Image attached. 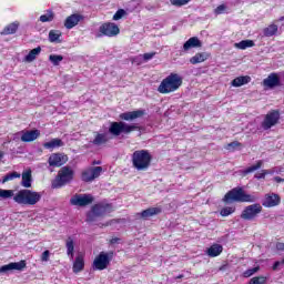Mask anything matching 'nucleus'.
Instances as JSON below:
<instances>
[{
  "label": "nucleus",
  "instance_id": "1",
  "mask_svg": "<svg viewBox=\"0 0 284 284\" xmlns=\"http://www.w3.org/2000/svg\"><path fill=\"white\" fill-rule=\"evenodd\" d=\"M18 205H37L41 201V193L23 189L14 194V190L0 189V199H12Z\"/></svg>",
  "mask_w": 284,
  "mask_h": 284
},
{
  "label": "nucleus",
  "instance_id": "2",
  "mask_svg": "<svg viewBox=\"0 0 284 284\" xmlns=\"http://www.w3.org/2000/svg\"><path fill=\"white\" fill-rule=\"evenodd\" d=\"M223 203H256L258 201V197L256 195H252L243 187L237 186L229 191L224 197L222 199Z\"/></svg>",
  "mask_w": 284,
  "mask_h": 284
},
{
  "label": "nucleus",
  "instance_id": "3",
  "mask_svg": "<svg viewBox=\"0 0 284 284\" xmlns=\"http://www.w3.org/2000/svg\"><path fill=\"white\" fill-rule=\"evenodd\" d=\"M181 85H183V77L179 73H170L161 81L158 87V92H160V94H172V92L180 90Z\"/></svg>",
  "mask_w": 284,
  "mask_h": 284
},
{
  "label": "nucleus",
  "instance_id": "4",
  "mask_svg": "<svg viewBox=\"0 0 284 284\" xmlns=\"http://www.w3.org/2000/svg\"><path fill=\"white\" fill-rule=\"evenodd\" d=\"M132 168L138 172H145L152 165V154L148 150H136L131 155Z\"/></svg>",
  "mask_w": 284,
  "mask_h": 284
},
{
  "label": "nucleus",
  "instance_id": "5",
  "mask_svg": "<svg viewBox=\"0 0 284 284\" xmlns=\"http://www.w3.org/2000/svg\"><path fill=\"white\" fill-rule=\"evenodd\" d=\"M114 212V206L112 203L98 202L91 206V211L87 213V223H94L97 219H103L108 214Z\"/></svg>",
  "mask_w": 284,
  "mask_h": 284
},
{
  "label": "nucleus",
  "instance_id": "6",
  "mask_svg": "<svg viewBox=\"0 0 284 284\" xmlns=\"http://www.w3.org/2000/svg\"><path fill=\"white\" fill-rule=\"evenodd\" d=\"M74 181V170L70 166H62L55 176V179L52 181L51 186L53 190H59L69 183H72Z\"/></svg>",
  "mask_w": 284,
  "mask_h": 284
},
{
  "label": "nucleus",
  "instance_id": "7",
  "mask_svg": "<svg viewBox=\"0 0 284 284\" xmlns=\"http://www.w3.org/2000/svg\"><path fill=\"white\" fill-rule=\"evenodd\" d=\"M141 130L139 124H128L123 121L120 122H111L109 126V132L113 136H121V134H132V132Z\"/></svg>",
  "mask_w": 284,
  "mask_h": 284
},
{
  "label": "nucleus",
  "instance_id": "8",
  "mask_svg": "<svg viewBox=\"0 0 284 284\" xmlns=\"http://www.w3.org/2000/svg\"><path fill=\"white\" fill-rule=\"evenodd\" d=\"M112 258H114V251L100 252L93 260V263H92L93 270H98L99 272H103V270H108L110 263H112Z\"/></svg>",
  "mask_w": 284,
  "mask_h": 284
},
{
  "label": "nucleus",
  "instance_id": "9",
  "mask_svg": "<svg viewBox=\"0 0 284 284\" xmlns=\"http://www.w3.org/2000/svg\"><path fill=\"white\" fill-rule=\"evenodd\" d=\"M278 121H281V111L271 110L264 116V120L261 123V128L264 130H272L274 125H278Z\"/></svg>",
  "mask_w": 284,
  "mask_h": 284
},
{
  "label": "nucleus",
  "instance_id": "10",
  "mask_svg": "<svg viewBox=\"0 0 284 284\" xmlns=\"http://www.w3.org/2000/svg\"><path fill=\"white\" fill-rule=\"evenodd\" d=\"M103 173V166H89L81 172V181L83 183H92Z\"/></svg>",
  "mask_w": 284,
  "mask_h": 284
},
{
  "label": "nucleus",
  "instance_id": "11",
  "mask_svg": "<svg viewBox=\"0 0 284 284\" xmlns=\"http://www.w3.org/2000/svg\"><path fill=\"white\" fill-rule=\"evenodd\" d=\"M261 212H263V206L261 205V203H254L246 206L242 211L241 219H243L244 221H254V219H256V216H258Z\"/></svg>",
  "mask_w": 284,
  "mask_h": 284
},
{
  "label": "nucleus",
  "instance_id": "12",
  "mask_svg": "<svg viewBox=\"0 0 284 284\" xmlns=\"http://www.w3.org/2000/svg\"><path fill=\"white\" fill-rule=\"evenodd\" d=\"M99 32L102 37H119L121 34V29L114 22H104L100 26Z\"/></svg>",
  "mask_w": 284,
  "mask_h": 284
},
{
  "label": "nucleus",
  "instance_id": "13",
  "mask_svg": "<svg viewBox=\"0 0 284 284\" xmlns=\"http://www.w3.org/2000/svg\"><path fill=\"white\" fill-rule=\"evenodd\" d=\"M70 203L78 207H88L94 203V196L92 194H75L71 197Z\"/></svg>",
  "mask_w": 284,
  "mask_h": 284
},
{
  "label": "nucleus",
  "instance_id": "14",
  "mask_svg": "<svg viewBox=\"0 0 284 284\" xmlns=\"http://www.w3.org/2000/svg\"><path fill=\"white\" fill-rule=\"evenodd\" d=\"M48 163L50 168H61V165L68 163V155L63 153H52L49 156Z\"/></svg>",
  "mask_w": 284,
  "mask_h": 284
},
{
  "label": "nucleus",
  "instance_id": "15",
  "mask_svg": "<svg viewBox=\"0 0 284 284\" xmlns=\"http://www.w3.org/2000/svg\"><path fill=\"white\" fill-rule=\"evenodd\" d=\"M26 260H21L20 262H11L0 266V274H8V272H12V270L23 272V270H26Z\"/></svg>",
  "mask_w": 284,
  "mask_h": 284
},
{
  "label": "nucleus",
  "instance_id": "16",
  "mask_svg": "<svg viewBox=\"0 0 284 284\" xmlns=\"http://www.w3.org/2000/svg\"><path fill=\"white\" fill-rule=\"evenodd\" d=\"M263 207H276L281 205V195L276 193H267L262 201Z\"/></svg>",
  "mask_w": 284,
  "mask_h": 284
},
{
  "label": "nucleus",
  "instance_id": "17",
  "mask_svg": "<svg viewBox=\"0 0 284 284\" xmlns=\"http://www.w3.org/2000/svg\"><path fill=\"white\" fill-rule=\"evenodd\" d=\"M263 85L264 88H268L270 90H274V88H280L281 77H278V73L273 72L263 80Z\"/></svg>",
  "mask_w": 284,
  "mask_h": 284
},
{
  "label": "nucleus",
  "instance_id": "18",
  "mask_svg": "<svg viewBox=\"0 0 284 284\" xmlns=\"http://www.w3.org/2000/svg\"><path fill=\"white\" fill-rule=\"evenodd\" d=\"M142 116H145V110L128 111L119 115L121 121H135V119H141Z\"/></svg>",
  "mask_w": 284,
  "mask_h": 284
},
{
  "label": "nucleus",
  "instance_id": "19",
  "mask_svg": "<svg viewBox=\"0 0 284 284\" xmlns=\"http://www.w3.org/2000/svg\"><path fill=\"white\" fill-rule=\"evenodd\" d=\"M84 17L79 13H73L64 20V28L67 30H72V28L79 26L80 21H83Z\"/></svg>",
  "mask_w": 284,
  "mask_h": 284
},
{
  "label": "nucleus",
  "instance_id": "20",
  "mask_svg": "<svg viewBox=\"0 0 284 284\" xmlns=\"http://www.w3.org/2000/svg\"><path fill=\"white\" fill-rule=\"evenodd\" d=\"M41 136V131L39 130H30L23 131L21 135L22 143H32V141H37L38 138Z\"/></svg>",
  "mask_w": 284,
  "mask_h": 284
},
{
  "label": "nucleus",
  "instance_id": "21",
  "mask_svg": "<svg viewBox=\"0 0 284 284\" xmlns=\"http://www.w3.org/2000/svg\"><path fill=\"white\" fill-rule=\"evenodd\" d=\"M161 212H163V209L161 206H156V207H149L146 210H143L140 213L141 219H143L144 221H148V219L152 217V216H159V214H161Z\"/></svg>",
  "mask_w": 284,
  "mask_h": 284
},
{
  "label": "nucleus",
  "instance_id": "22",
  "mask_svg": "<svg viewBox=\"0 0 284 284\" xmlns=\"http://www.w3.org/2000/svg\"><path fill=\"white\" fill-rule=\"evenodd\" d=\"M203 43L197 37L190 38L184 44H183V52H189V50H192V48H201Z\"/></svg>",
  "mask_w": 284,
  "mask_h": 284
},
{
  "label": "nucleus",
  "instance_id": "23",
  "mask_svg": "<svg viewBox=\"0 0 284 284\" xmlns=\"http://www.w3.org/2000/svg\"><path fill=\"white\" fill-rule=\"evenodd\" d=\"M17 30H19V21L11 22L7 24L3 30L0 32L2 37H8L10 34H17Z\"/></svg>",
  "mask_w": 284,
  "mask_h": 284
},
{
  "label": "nucleus",
  "instance_id": "24",
  "mask_svg": "<svg viewBox=\"0 0 284 284\" xmlns=\"http://www.w3.org/2000/svg\"><path fill=\"white\" fill-rule=\"evenodd\" d=\"M207 256L210 258H216V256H221L223 254V245L221 244H213L206 250Z\"/></svg>",
  "mask_w": 284,
  "mask_h": 284
},
{
  "label": "nucleus",
  "instance_id": "25",
  "mask_svg": "<svg viewBox=\"0 0 284 284\" xmlns=\"http://www.w3.org/2000/svg\"><path fill=\"white\" fill-rule=\"evenodd\" d=\"M252 81V78L250 75H240L232 80L231 85L233 88H241L242 85H247Z\"/></svg>",
  "mask_w": 284,
  "mask_h": 284
},
{
  "label": "nucleus",
  "instance_id": "26",
  "mask_svg": "<svg viewBox=\"0 0 284 284\" xmlns=\"http://www.w3.org/2000/svg\"><path fill=\"white\" fill-rule=\"evenodd\" d=\"M83 270H85V260L83 255H78L73 262V273L79 274V272H83Z\"/></svg>",
  "mask_w": 284,
  "mask_h": 284
},
{
  "label": "nucleus",
  "instance_id": "27",
  "mask_svg": "<svg viewBox=\"0 0 284 284\" xmlns=\"http://www.w3.org/2000/svg\"><path fill=\"white\" fill-rule=\"evenodd\" d=\"M209 59H210V53L201 52V53H196L195 55H193L190 59V63H192V65H196L197 63H203V62L207 61Z\"/></svg>",
  "mask_w": 284,
  "mask_h": 284
},
{
  "label": "nucleus",
  "instance_id": "28",
  "mask_svg": "<svg viewBox=\"0 0 284 284\" xmlns=\"http://www.w3.org/2000/svg\"><path fill=\"white\" fill-rule=\"evenodd\" d=\"M22 187H32V170H27L22 173Z\"/></svg>",
  "mask_w": 284,
  "mask_h": 284
},
{
  "label": "nucleus",
  "instance_id": "29",
  "mask_svg": "<svg viewBox=\"0 0 284 284\" xmlns=\"http://www.w3.org/2000/svg\"><path fill=\"white\" fill-rule=\"evenodd\" d=\"M43 148H45V150H54V148H63V140L59 138L52 139L51 141L45 142L43 144Z\"/></svg>",
  "mask_w": 284,
  "mask_h": 284
},
{
  "label": "nucleus",
  "instance_id": "30",
  "mask_svg": "<svg viewBox=\"0 0 284 284\" xmlns=\"http://www.w3.org/2000/svg\"><path fill=\"white\" fill-rule=\"evenodd\" d=\"M61 37H63V33L60 30H50L49 31L50 43H62Z\"/></svg>",
  "mask_w": 284,
  "mask_h": 284
},
{
  "label": "nucleus",
  "instance_id": "31",
  "mask_svg": "<svg viewBox=\"0 0 284 284\" xmlns=\"http://www.w3.org/2000/svg\"><path fill=\"white\" fill-rule=\"evenodd\" d=\"M263 168V160H258L255 164L244 169L242 174L247 176V174H252V172H256V170H261Z\"/></svg>",
  "mask_w": 284,
  "mask_h": 284
},
{
  "label": "nucleus",
  "instance_id": "32",
  "mask_svg": "<svg viewBox=\"0 0 284 284\" xmlns=\"http://www.w3.org/2000/svg\"><path fill=\"white\" fill-rule=\"evenodd\" d=\"M264 37H276L278 34V26L276 24H270L268 27L263 29Z\"/></svg>",
  "mask_w": 284,
  "mask_h": 284
},
{
  "label": "nucleus",
  "instance_id": "33",
  "mask_svg": "<svg viewBox=\"0 0 284 284\" xmlns=\"http://www.w3.org/2000/svg\"><path fill=\"white\" fill-rule=\"evenodd\" d=\"M255 45L254 40H242L235 43L234 48H237V50H247V48H254Z\"/></svg>",
  "mask_w": 284,
  "mask_h": 284
},
{
  "label": "nucleus",
  "instance_id": "34",
  "mask_svg": "<svg viewBox=\"0 0 284 284\" xmlns=\"http://www.w3.org/2000/svg\"><path fill=\"white\" fill-rule=\"evenodd\" d=\"M65 247H67L68 256H70L71 258H74V239H72V236H69L65 240Z\"/></svg>",
  "mask_w": 284,
  "mask_h": 284
},
{
  "label": "nucleus",
  "instance_id": "35",
  "mask_svg": "<svg viewBox=\"0 0 284 284\" xmlns=\"http://www.w3.org/2000/svg\"><path fill=\"white\" fill-rule=\"evenodd\" d=\"M108 142V134L97 133L95 138L92 141L93 145H103Z\"/></svg>",
  "mask_w": 284,
  "mask_h": 284
},
{
  "label": "nucleus",
  "instance_id": "36",
  "mask_svg": "<svg viewBox=\"0 0 284 284\" xmlns=\"http://www.w3.org/2000/svg\"><path fill=\"white\" fill-rule=\"evenodd\" d=\"M39 21H41V23H50L51 21H54V11L48 10L44 14L40 16Z\"/></svg>",
  "mask_w": 284,
  "mask_h": 284
},
{
  "label": "nucleus",
  "instance_id": "37",
  "mask_svg": "<svg viewBox=\"0 0 284 284\" xmlns=\"http://www.w3.org/2000/svg\"><path fill=\"white\" fill-rule=\"evenodd\" d=\"M39 54H41V47H37L34 49H32L27 55H26V61H28L29 63H31V61H34V59H37V57H39Z\"/></svg>",
  "mask_w": 284,
  "mask_h": 284
},
{
  "label": "nucleus",
  "instance_id": "38",
  "mask_svg": "<svg viewBox=\"0 0 284 284\" xmlns=\"http://www.w3.org/2000/svg\"><path fill=\"white\" fill-rule=\"evenodd\" d=\"M14 179H21V173H18L17 171L8 173L0 180V183H8V181H14Z\"/></svg>",
  "mask_w": 284,
  "mask_h": 284
},
{
  "label": "nucleus",
  "instance_id": "39",
  "mask_svg": "<svg viewBox=\"0 0 284 284\" xmlns=\"http://www.w3.org/2000/svg\"><path fill=\"white\" fill-rule=\"evenodd\" d=\"M234 212H236V206H226L220 211V214L221 216H230V214H234Z\"/></svg>",
  "mask_w": 284,
  "mask_h": 284
},
{
  "label": "nucleus",
  "instance_id": "40",
  "mask_svg": "<svg viewBox=\"0 0 284 284\" xmlns=\"http://www.w3.org/2000/svg\"><path fill=\"white\" fill-rule=\"evenodd\" d=\"M267 277L266 276H255L252 277L248 282V284H266Z\"/></svg>",
  "mask_w": 284,
  "mask_h": 284
},
{
  "label": "nucleus",
  "instance_id": "41",
  "mask_svg": "<svg viewBox=\"0 0 284 284\" xmlns=\"http://www.w3.org/2000/svg\"><path fill=\"white\" fill-rule=\"evenodd\" d=\"M258 270H261L260 266L247 268L246 271L243 272V277L250 278V276H254V274H256V272H258Z\"/></svg>",
  "mask_w": 284,
  "mask_h": 284
},
{
  "label": "nucleus",
  "instance_id": "42",
  "mask_svg": "<svg viewBox=\"0 0 284 284\" xmlns=\"http://www.w3.org/2000/svg\"><path fill=\"white\" fill-rule=\"evenodd\" d=\"M267 174H274V171H272V170H262L260 173H256L254 175V179H256L257 181H261L262 179H265V176Z\"/></svg>",
  "mask_w": 284,
  "mask_h": 284
},
{
  "label": "nucleus",
  "instance_id": "43",
  "mask_svg": "<svg viewBox=\"0 0 284 284\" xmlns=\"http://www.w3.org/2000/svg\"><path fill=\"white\" fill-rule=\"evenodd\" d=\"M49 61H51L53 65H59V63L63 61V55L51 54L49 55Z\"/></svg>",
  "mask_w": 284,
  "mask_h": 284
},
{
  "label": "nucleus",
  "instance_id": "44",
  "mask_svg": "<svg viewBox=\"0 0 284 284\" xmlns=\"http://www.w3.org/2000/svg\"><path fill=\"white\" fill-rule=\"evenodd\" d=\"M213 12L216 17H219V14H225V12H227V6L220 4L214 9Z\"/></svg>",
  "mask_w": 284,
  "mask_h": 284
},
{
  "label": "nucleus",
  "instance_id": "45",
  "mask_svg": "<svg viewBox=\"0 0 284 284\" xmlns=\"http://www.w3.org/2000/svg\"><path fill=\"white\" fill-rule=\"evenodd\" d=\"M192 0H170L171 6H175L176 8H181L183 6H187V2Z\"/></svg>",
  "mask_w": 284,
  "mask_h": 284
},
{
  "label": "nucleus",
  "instance_id": "46",
  "mask_svg": "<svg viewBox=\"0 0 284 284\" xmlns=\"http://www.w3.org/2000/svg\"><path fill=\"white\" fill-rule=\"evenodd\" d=\"M125 14H128V12H125L124 9H119L113 16V21H121V18L125 17Z\"/></svg>",
  "mask_w": 284,
  "mask_h": 284
},
{
  "label": "nucleus",
  "instance_id": "47",
  "mask_svg": "<svg viewBox=\"0 0 284 284\" xmlns=\"http://www.w3.org/2000/svg\"><path fill=\"white\" fill-rule=\"evenodd\" d=\"M242 143L241 142H239V141H233V142H231V143H229L227 144V146H226V150H232V151H234V150H236V148H242Z\"/></svg>",
  "mask_w": 284,
  "mask_h": 284
},
{
  "label": "nucleus",
  "instance_id": "48",
  "mask_svg": "<svg viewBox=\"0 0 284 284\" xmlns=\"http://www.w3.org/2000/svg\"><path fill=\"white\" fill-rule=\"evenodd\" d=\"M142 57L144 61H152L156 57V52L144 53Z\"/></svg>",
  "mask_w": 284,
  "mask_h": 284
},
{
  "label": "nucleus",
  "instance_id": "49",
  "mask_svg": "<svg viewBox=\"0 0 284 284\" xmlns=\"http://www.w3.org/2000/svg\"><path fill=\"white\" fill-rule=\"evenodd\" d=\"M41 261H42V263H48V261H50V251L49 250H47L42 253Z\"/></svg>",
  "mask_w": 284,
  "mask_h": 284
},
{
  "label": "nucleus",
  "instance_id": "50",
  "mask_svg": "<svg viewBox=\"0 0 284 284\" xmlns=\"http://www.w3.org/2000/svg\"><path fill=\"white\" fill-rule=\"evenodd\" d=\"M280 265H284V258L282 261H276L274 264H273V270L276 271L278 270V266Z\"/></svg>",
  "mask_w": 284,
  "mask_h": 284
},
{
  "label": "nucleus",
  "instance_id": "51",
  "mask_svg": "<svg viewBox=\"0 0 284 284\" xmlns=\"http://www.w3.org/2000/svg\"><path fill=\"white\" fill-rule=\"evenodd\" d=\"M227 267H230V264L227 262H225L224 264H222L220 267H219V271L220 272H225V270H227Z\"/></svg>",
  "mask_w": 284,
  "mask_h": 284
},
{
  "label": "nucleus",
  "instance_id": "52",
  "mask_svg": "<svg viewBox=\"0 0 284 284\" xmlns=\"http://www.w3.org/2000/svg\"><path fill=\"white\" fill-rule=\"evenodd\" d=\"M276 250H278L280 252H284V243L283 242H277L276 243Z\"/></svg>",
  "mask_w": 284,
  "mask_h": 284
},
{
  "label": "nucleus",
  "instance_id": "53",
  "mask_svg": "<svg viewBox=\"0 0 284 284\" xmlns=\"http://www.w3.org/2000/svg\"><path fill=\"white\" fill-rule=\"evenodd\" d=\"M119 241H121V239H119V237H113V239L110 240V244H111V245H115V243H119Z\"/></svg>",
  "mask_w": 284,
  "mask_h": 284
},
{
  "label": "nucleus",
  "instance_id": "54",
  "mask_svg": "<svg viewBox=\"0 0 284 284\" xmlns=\"http://www.w3.org/2000/svg\"><path fill=\"white\" fill-rule=\"evenodd\" d=\"M274 181H275L276 183H284V179L281 178V176H275V178H274Z\"/></svg>",
  "mask_w": 284,
  "mask_h": 284
},
{
  "label": "nucleus",
  "instance_id": "55",
  "mask_svg": "<svg viewBox=\"0 0 284 284\" xmlns=\"http://www.w3.org/2000/svg\"><path fill=\"white\" fill-rule=\"evenodd\" d=\"M92 165H101V161L94 160V161L92 162Z\"/></svg>",
  "mask_w": 284,
  "mask_h": 284
},
{
  "label": "nucleus",
  "instance_id": "56",
  "mask_svg": "<svg viewBox=\"0 0 284 284\" xmlns=\"http://www.w3.org/2000/svg\"><path fill=\"white\" fill-rule=\"evenodd\" d=\"M113 221H116V220H111V222L104 224V227H108V225H112Z\"/></svg>",
  "mask_w": 284,
  "mask_h": 284
},
{
  "label": "nucleus",
  "instance_id": "57",
  "mask_svg": "<svg viewBox=\"0 0 284 284\" xmlns=\"http://www.w3.org/2000/svg\"><path fill=\"white\" fill-rule=\"evenodd\" d=\"M3 159V151H0V161Z\"/></svg>",
  "mask_w": 284,
  "mask_h": 284
},
{
  "label": "nucleus",
  "instance_id": "58",
  "mask_svg": "<svg viewBox=\"0 0 284 284\" xmlns=\"http://www.w3.org/2000/svg\"><path fill=\"white\" fill-rule=\"evenodd\" d=\"M278 21H284V16H282V17L278 19Z\"/></svg>",
  "mask_w": 284,
  "mask_h": 284
},
{
  "label": "nucleus",
  "instance_id": "59",
  "mask_svg": "<svg viewBox=\"0 0 284 284\" xmlns=\"http://www.w3.org/2000/svg\"><path fill=\"white\" fill-rule=\"evenodd\" d=\"M178 278H183V275H179Z\"/></svg>",
  "mask_w": 284,
  "mask_h": 284
}]
</instances>
